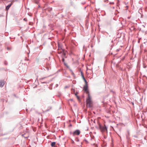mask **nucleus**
Masks as SVG:
<instances>
[{"instance_id":"obj_1","label":"nucleus","mask_w":147,"mask_h":147,"mask_svg":"<svg viewBox=\"0 0 147 147\" xmlns=\"http://www.w3.org/2000/svg\"><path fill=\"white\" fill-rule=\"evenodd\" d=\"M87 106L89 107L92 106V102L90 96L89 94H88V98L86 100Z\"/></svg>"},{"instance_id":"obj_2","label":"nucleus","mask_w":147,"mask_h":147,"mask_svg":"<svg viewBox=\"0 0 147 147\" xmlns=\"http://www.w3.org/2000/svg\"><path fill=\"white\" fill-rule=\"evenodd\" d=\"M80 134V130H76L72 133V134L73 136H74L76 135H78Z\"/></svg>"},{"instance_id":"obj_3","label":"nucleus","mask_w":147,"mask_h":147,"mask_svg":"<svg viewBox=\"0 0 147 147\" xmlns=\"http://www.w3.org/2000/svg\"><path fill=\"white\" fill-rule=\"evenodd\" d=\"M99 128L102 132H104L107 130L106 127L105 126H102L100 125Z\"/></svg>"},{"instance_id":"obj_4","label":"nucleus","mask_w":147,"mask_h":147,"mask_svg":"<svg viewBox=\"0 0 147 147\" xmlns=\"http://www.w3.org/2000/svg\"><path fill=\"white\" fill-rule=\"evenodd\" d=\"M5 82L3 80H0V86L2 87L4 85Z\"/></svg>"},{"instance_id":"obj_5","label":"nucleus","mask_w":147,"mask_h":147,"mask_svg":"<svg viewBox=\"0 0 147 147\" xmlns=\"http://www.w3.org/2000/svg\"><path fill=\"white\" fill-rule=\"evenodd\" d=\"M84 90L87 94H88H88H89L88 90L87 87V86H86L84 87Z\"/></svg>"},{"instance_id":"obj_6","label":"nucleus","mask_w":147,"mask_h":147,"mask_svg":"<svg viewBox=\"0 0 147 147\" xmlns=\"http://www.w3.org/2000/svg\"><path fill=\"white\" fill-rule=\"evenodd\" d=\"M22 136L25 138H28L29 136V134L28 133H26L22 135Z\"/></svg>"},{"instance_id":"obj_7","label":"nucleus","mask_w":147,"mask_h":147,"mask_svg":"<svg viewBox=\"0 0 147 147\" xmlns=\"http://www.w3.org/2000/svg\"><path fill=\"white\" fill-rule=\"evenodd\" d=\"M12 2L11 3V4H9L8 5L6 8V9L7 10H8L9 8L11 6L12 4Z\"/></svg>"},{"instance_id":"obj_8","label":"nucleus","mask_w":147,"mask_h":147,"mask_svg":"<svg viewBox=\"0 0 147 147\" xmlns=\"http://www.w3.org/2000/svg\"><path fill=\"white\" fill-rule=\"evenodd\" d=\"M64 51V50L61 49H60L59 48L58 50V53L62 54Z\"/></svg>"},{"instance_id":"obj_9","label":"nucleus","mask_w":147,"mask_h":147,"mask_svg":"<svg viewBox=\"0 0 147 147\" xmlns=\"http://www.w3.org/2000/svg\"><path fill=\"white\" fill-rule=\"evenodd\" d=\"M62 55L63 57H65V55H66V53L65 51H64V50L63 52V53H62Z\"/></svg>"},{"instance_id":"obj_10","label":"nucleus","mask_w":147,"mask_h":147,"mask_svg":"<svg viewBox=\"0 0 147 147\" xmlns=\"http://www.w3.org/2000/svg\"><path fill=\"white\" fill-rule=\"evenodd\" d=\"M81 75H82V78H83V79L84 80L86 81V80L84 78V76L82 72V71H81Z\"/></svg>"},{"instance_id":"obj_11","label":"nucleus","mask_w":147,"mask_h":147,"mask_svg":"<svg viewBox=\"0 0 147 147\" xmlns=\"http://www.w3.org/2000/svg\"><path fill=\"white\" fill-rule=\"evenodd\" d=\"M55 144H56V143L55 142H52L51 144V146L53 147V146H55Z\"/></svg>"},{"instance_id":"obj_12","label":"nucleus","mask_w":147,"mask_h":147,"mask_svg":"<svg viewBox=\"0 0 147 147\" xmlns=\"http://www.w3.org/2000/svg\"><path fill=\"white\" fill-rule=\"evenodd\" d=\"M62 61L63 62H64L65 60L63 58H63L62 59Z\"/></svg>"},{"instance_id":"obj_13","label":"nucleus","mask_w":147,"mask_h":147,"mask_svg":"<svg viewBox=\"0 0 147 147\" xmlns=\"http://www.w3.org/2000/svg\"><path fill=\"white\" fill-rule=\"evenodd\" d=\"M24 20L25 21H27V19L26 18H25L24 19Z\"/></svg>"}]
</instances>
